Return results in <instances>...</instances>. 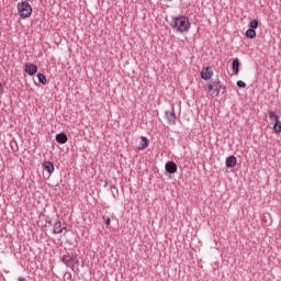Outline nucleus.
Listing matches in <instances>:
<instances>
[{
    "mask_svg": "<svg viewBox=\"0 0 281 281\" xmlns=\"http://www.w3.org/2000/svg\"><path fill=\"white\" fill-rule=\"evenodd\" d=\"M190 27H192V22H190V18L186 15H179L178 18H173V30L183 34V32H190Z\"/></svg>",
    "mask_w": 281,
    "mask_h": 281,
    "instance_id": "nucleus-1",
    "label": "nucleus"
},
{
    "mask_svg": "<svg viewBox=\"0 0 281 281\" xmlns=\"http://www.w3.org/2000/svg\"><path fill=\"white\" fill-rule=\"evenodd\" d=\"M16 8L19 16H21L22 19H30L32 16V5H30V2H19Z\"/></svg>",
    "mask_w": 281,
    "mask_h": 281,
    "instance_id": "nucleus-2",
    "label": "nucleus"
},
{
    "mask_svg": "<svg viewBox=\"0 0 281 281\" xmlns=\"http://www.w3.org/2000/svg\"><path fill=\"white\" fill-rule=\"evenodd\" d=\"M221 89H223V86L221 85V80L218 79L207 85V91L212 93V95H220Z\"/></svg>",
    "mask_w": 281,
    "mask_h": 281,
    "instance_id": "nucleus-3",
    "label": "nucleus"
},
{
    "mask_svg": "<svg viewBox=\"0 0 281 281\" xmlns=\"http://www.w3.org/2000/svg\"><path fill=\"white\" fill-rule=\"evenodd\" d=\"M165 117L168 121V123L171 124L172 126L177 124V114L175 113V105H172L171 110H167L165 112Z\"/></svg>",
    "mask_w": 281,
    "mask_h": 281,
    "instance_id": "nucleus-4",
    "label": "nucleus"
},
{
    "mask_svg": "<svg viewBox=\"0 0 281 281\" xmlns=\"http://www.w3.org/2000/svg\"><path fill=\"white\" fill-rule=\"evenodd\" d=\"M63 232H69V229H67L65 226L63 227L60 220H57L54 223L53 234H63Z\"/></svg>",
    "mask_w": 281,
    "mask_h": 281,
    "instance_id": "nucleus-5",
    "label": "nucleus"
},
{
    "mask_svg": "<svg viewBox=\"0 0 281 281\" xmlns=\"http://www.w3.org/2000/svg\"><path fill=\"white\" fill-rule=\"evenodd\" d=\"M213 76H214V72L212 71L211 67H206V68L202 69V71H201L202 80H212Z\"/></svg>",
    "mask_w": 281,
    "mask_h": 281,
    "instance_id": "nucleus-6",
    "label": "nucleus"
},
{
    "mask_svg": "<svg viewBox=\"0 0 281 281\" xmlns=\"http://www.w3.org/2000/svg\"><path fill=\"white\" fill-rule=\"evenodd\" d=\"M165 170L168 175H175L178 170L177 164L175 161H168L165 165Z\"/></svg>",
    "mask_w": 281,
    "mask_h": 281,
    "instance_id": "nucleus-7",
    "label": "nucleus"
},
{
    "mask_svg": "<svg viewBox=\"0 0 281 281\" xmlns=\"http://www.w3.org/2000/svg\"><path fill=\"white\" fill-rule=\"evenodd\" d=\"M38 71V67L34 64H26L25 65V74H27V76H34L36 75V72Z\"/></svg>",
    "mask_w": 281,
    "mask_h": 281,
    "instance_id": "nucleus-8",
    "label": "nucleus"
},
{
    "mask_svg": "<svg viewBox=\"0 0 281 281\" xmlns=\"http://www.w3.org/2000/svg\"><path fill=\"white\" fill-rule=\"evenodd\" d=\"M226 168H236V164H238V159H236V156H228L226 158Z\"/></svg>",
    "mask_w": 281,
    "mask_h": 281,
    "instance_id": "nucleus-9",
    "label": "nucleus"
},
{
    "mask_svg": "<svg viewBox=\"0 0 281 281\" xmlns=\"http://www.w3.org/2000/svg\"><path fill=\"white\" fill-rule=\"evenodd\" d=\"M149 145H150V140H148L146 136H142L140 143L137 148L138 150H146V148H148Z\"/></svg>",
    "mask_w": 281,
    "mask_h": 281,
    "instance_id": "nucleus-10",
    "label": "nucleus"
},
{
    "mask_svg": "<svg viewBox=\"0 0 281 281\" xmlns=\"http://www.w3.org/2000/svg\"><path fill=\"white\" fill-rule=\"evenodd\" d=\"M63 262L66 267H74V256L65 255L63 257Z\"/></svg>",
    "mask_w": 281,
    "mask_h": 281,
    "instance_id": "nucleus-11",
    "label": "nucleus"
},
{
    "mask_svg": "<svg viewBox=\"0 0 281 281\" xmlns=\"http://www.w3.org/2000/svg\"><path fill=\"white\" fill-rule=\"evenodd\" d=\"M55 139L57 144H67V134L65 133H59L55 136Z\"/></svg>",
    "mask_w": 281,
    "mask_h": 281,
    "instance_id": "nucleus-12",
    "label": "nucleus"
},
{
    "mask_svg": "<svg viewBox=\"0 0 281 281\" xmlns=\"http://www.w3.org/2000/svg\"><path fill=\"white\" fill-rule=\"evenodd\" d=\"M44 168H45V170H47L48 175H54L55 168H54V164L52 161H49V160L44 161Z\"/></svg>",
    "mask_w": 281,
    "mask_h": 281,
    "instance_id": "nucleus-13",
    "label": "nucleus"
},
{
    "mask_svg": "<svg viewBox=\"0 0 281 281\" xmlns=\"http://www.w3.org/2000/svg\"><path fill=\"white\" fill-rule=\"evenodd\" d=\"M239 67H240V59H238V58L234 59L233 64H232V69L234 71V74L238 75Z\"/></svg>",
    "mask_w": 281,
    "mask_h": 281,
    "instance_id": "nucleus-14",
    "label": "nucleus"
},
{
    "mask_svg": "<svg viewBox=\"0 0 281 281\" xmlns=\"http://www.w3.org/2000/svg\"><path fill=\"white\" fill-rule=\"evenodd\" d=\"M268 114H269L271 122L277 123L278 121H280V115H278L273 110H269Z\"/></svg>",
    "mask_w": 281,
    "mask_h": 281,
    "instance_id": "nucleus-15",
    "label": "nucleus"
},
{
    "mask_svg": "<svg viewBox=\"0 0 281 281\" xmlns=\"http://www.w3.org/2000/svg\"><path fill=\"white\" fill-rule=\"evenodd\" d=\"M246 37L247 38H255L256 37V30L255 29H248L246 31Z\"/></svg>",
    "mask_w": 281,
    "mask_h": 281,
    "instance_id": "nucleus-16",
    "label": "nucleus"
},
{
    "mask_svg": "<svg viewBox=\"0 0 281 281\" xmlns=\"http://www.w3.org/2000/svg\"><path fill=\"white\" fill-rule=\"evenodd\" d=\"M37 80L41 82V85H47V77H45L43 74L37 75Z\"/></svg>",
    "mask_w": 281,
    "mask_h": 281,
    "instance_id": "nucleus-17",
    "label": "nucleus"
},
{
    "mask_svg": "<svg viewBox=\"0 0 281 281\" xmlns=\"http://www.w3.org/2000/svg\"><path fill=\"white\" fill-rule=\"evenodd\" d=\"M258 24H259L258 20L250 21L249 23L250 30H258Z\"/></svg>",
    "mask_w": 281,
    "mask_h": 281,
    "instance_id": "nucleus-18",
    "label": "nucleus"
},
{
    "mask_svg": "<svg viewBox=\"0 0 281 281\" xmlns=\"http://www.w3.org/2000/svg\"><path fill=\"white\" fill-rule=\"evenodd\" d=\"M274 133H281V121H277L273 125Z\"/></svg>",
    "mask_w": 281,
    "mask_h": 281,
    "instance_id": "nucleus-19",
    "label": "nucleus"
},
{
    "mask_svg": "<svg viewBox=\"0 0 281 281\" xmlns=\"http://www.w3.org/2000/svg\"><path fill=\"white\" fill-rule=\"evenodd\" d=\"M237 87H238L239 89H245V87H247V83H245V81H243V80H238V81H237Z\"/></svg>",
    "mask_w": 281,
    "mask_h": 281,
    "instance_id": "nucleus-20",
    "label": "nucleus"
},
{
    "mask_svg": "<svg viewBox=\"0 0 281 281\" xmlns=\"http://www.w3.org/2000/svg\"><path fill=\"white\" fill-rule=\"evenodd\" d=\"M103 221L105 222L106 225H111V217L109 216H103Z\"/></svg>",
    "mask_w": 281,
    "mask_h": 281,
    "instance_id": "nucleus-21",
    "label": "nucleus"
},
{
    "mask_svg": "<svg viewBox=\"0 0 281 281\" xmlns=\"http://www.w3.org/2000/svg\"><path fill=\"white\" fill-rule=\"evenodd\" d=\"M64 278H65L66 280H71V273H65Z\"/></svg>",
    "mask_w": 281,
    "mask_h": 281,
    "instance_id": "nucleus-22",
    "label": "nucleus"
},
{
    "mask_svg": "<svg viewBox=\"0 0 281 281\" xmlns=\"http://www.w3.org/2000/svg\"><path fill=\"white\" fill-rule=\"evenodd\" d=\"M103 188H109V181H104Z\"/></svg>",
    "mask_w": 281,
    "mask_h": 281,
    "instance_id": "nucleus-23",
    "label": "nucleus"
},
{
    "mask_svg": "<svg viewBox=\"0 0 281 281\" xmlns=\"http://www.w3.org/2000/svg\"><path fill=\"white\" fill-rule=\"evenodd\" d=\"M18 281H27L25 278H23V277H20L19 279H18Z\"/></svg>",
    "mask_w": 281,
    "mask_h": 281,
    "instance_id": "nucleus-24",
    "label": "nucleus"
},
{
    "mask_svg": "<svg viewBox=\"0 0 281 281\" xmlns=\"http://www.w3.org/2000/svg\"><path fill=\"white\" fill-rule=\"evenodd\" d=\"M2 88H3V85L0 83V89H2Z\"/></svg>",
    "mask_w": 281,
    "mask_h": 281,
    "instance_id": "nucleus-25",
    "label": "nucleus"
}]
</instances>
